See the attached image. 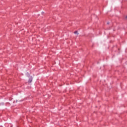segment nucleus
<instances>
[{
	"label": "nucleus",
	"instance_id": "20e7f679",
	"mask_svg": "<svg viewBox=\"0 0 127 127\" xmlns=\"http://www.w3.org/2000/svg\"><path fill=\"white\" fill-rule=\"evenodd\" d=\"M108 23V24H109V23Z\"/></svg>",
	"mask_w": 127,
	"mask_h": 127
},
{
	"label": "nucleus",
	"instance_id": "7ed1b4c3",
	"mask_svg": "<svg viewBox=\"0 0 127 127\" xmlns=\"http://www.w3.org/2000/svg\"><path fill=\"white\" fill-rule=\"evenodd\" d=\"M1 105H3V103H1Z\"/></svg>",
	"mask_w": 127,
	"mask_h": 127
},
{
	"label": "nucleus",
	"instance_id": "f257e3e1",
	"mask_svg": "<svg viewBox=\"0 0 127 127\" xmlns=\"http://www.w3.org/2000/svg\"><path fill=\"white\" fill-rule=\"evenodd\" d=\"M32 82V76H30L29 79V83Z\"/></svg>",
	"mask_w": 127,
	"mask_h": 127
},
{
	"label": "nucleus",
	"instance_id": "f03ea898",
	"mask_svg": "<svg viewBox=\"0 0 127 127\" xmlns=\"http://www.w3.org/2000/svg\"><path fill=\"white\" fill-rule=\"evenodd\" d=\"M74 34H77V35H78L79 34L78 33L77 31H75L74 32Z\"/></svg>",
	"mask_w": 127,
	"mask_h": 127
}]
</instances>
